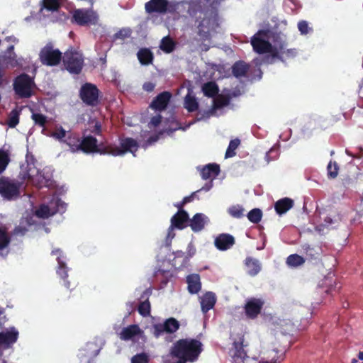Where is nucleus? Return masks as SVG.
<instances>
[{
  "mask_svg": "<svg viewBox=\"0 0 363 363\" xmlns=\"http://www.w3.org/2000/svg\"><path fill=\"white\" fill-rule=\"evenodd\" d=\"M250 69V65L244 61L235 62L232 66V73L236 78L246 77Z\"/></svg>",
  "mask_w": 363,
  "mask_h": 363,
  "instance_id": "obj_32",
  "label": "nucleus"
},
{
  "mask_svg": "<svg viewBox=\"0 0 363 363\" xmlns=\"http://www.w3.org/2000/svg\"><path fill=\"white\" fill-rule=\"evenodd\" d=\"M2 61L7 66L16 67L22 65L23 58L18 57L14 52V45H11L7 48L1 56Z\"/></svg>",
  "mask_w": 363,
  "mask_h": 363,
  "instance_id": "obj_19",
  "label": "nucleus"
},
{
  "mask_svg": "<svg viewBox=\"0 0 363 363\" xmlns=\"http://www.w3.org/2000/svg\"><path fill=\"white\" fill-rule=\"evenodd\" d=\"M220 173V166L216 163L208 164L201 170L202 179L206 180L211 177H216Z\"/></svg>",
  "mask_w": 363,
  "mask_h": 363,
  "instance_id": "obj_33",
  "label": "nucleus"
},
{
  "mask_svg": "<svg viewBox=\"0 0 363 363\" xmlns=\"http://www.w3.org/2000/svg\"><path fill=\"white\" fill-rule=\"evenodd\" d=\"M211 0H190L187 12L191 17H196L198 13H205L209 8Z\"/></svg>",
  "mask_w": 363,
  "mask_h": 363,
  "instance_id": "obj_16",
  "label": "nucleus"
},
{
  "mask_svg": "<svg viewBox=\"0 0 363 363\" xmlns=\"http://www.w3.org/2000/svg\"><path fill=\"white\" fill-rule=\"evenodd\" d=\"M93 133L97 135H100L101 133V123L99 121H96L95 123V125L94 126V129L91 130Z\"/></svg>",
  "mask_w": 363,
  "mask_h": 363,
  "instance_id": "obj_62",
  "label": "nucleus"
},
{
  "mask_svg": "<svg viewBox=\"0 0 363 363\" xmlns=\"http://www.w3.org/2000/svg\"><path fill=\"white\" fill-rule=\"evenodd\" d=\"M228 212L232 217L235 218H240L245 216V209L240 205H234L230 206L228 208Z\"/></svg>",
  "mask_w": 363,
  "mask_h": 363,
  "instance_id": "obj_46",
  "label": "nucleus"
},
{
  "mask_svg": "<svg viewBox=\"0 0 363 363\" xmlns=\"http://www.w3.org/2000/svg\"><path fill=\"white\" fill-rule=\"evenodd\" d=\"M31 118L34 121L35 125L42 128H45L48 122L47 116L40 113H33Z\"/></svg>",
  "mask_w": 363,
  "mask_h": 363,
  "instance_id": "obj_48",
  "label": "nucleus"
},
{
  "mask_svg": "<svg viewBox=\"0 0 363 363\" xmlns=\"http://www.w3.org/2000/svg\"><path fill=\"white\" fill-rule=\"evenodd\" d=\"M244 336L240 335L235 340L230 350V354L233 358V363H262V359L250 357L244 349Z\"/></svg>",
  "mask_w": 363,
  "mask_h": 363,
  "instance_id": "obj_6",
  "label": "nucleus"
},
{
  "mask_svg": "<svg viewBox=\"0 0 363 363\" xmlns=\"http://www.w3.org/2000/svg\"><path fill=\"white\" fill-rule=\"evenodd\" d=\"M10 161L11 160L9 152L0 149V174L5 171Z\"/></svg>",
  "mask_w": 363,
  "mask_h": 363,
  "instance_id": "obj_44",
  "label": "nucleus"
},
{
  "mask_svg": "<svg viewBox=\"0 0 363 363\" xmlns=\"http://www.w3.org/2000/svg\"><path fill=\"white\" fill-rule=\"evenodd\" d=\"M21 108L18 107L13 108L8 116L6 121L7 125L11 128H14L19 123V117Z\"/></svg>",
  "mask_w": 363,
  "mask_h": 363,
  "instance_id": "obj_38",
  "label": "nucleus"
},
{
  "mask_svg": "<svg viewBox=\"0 0 363 363\" xmlns=\"http://www.w3.org/2000/svg\"><path fill=\"white\" fill-rule=\"evenodd\" d=\"M339 165L335 161H330L327 166V175L330 179H335L339 172Z\"/></svg>",
  "mask_w": 363,
  "mask_h": 363,
  "instance_id": "obj_42",
  "label": "nucleus"
},
{
  "mask_svg": "<svg viewBox=\"0 0 363 363\" xmlns=\"http://www.w3.org/2000/svg\"><path fill=\"white\" fill-rule=\"evenodd\" d=\"M305 259L301 255L293 254L287 257L286 263L289 266L298 267L303 264Z\"/></svg>",
  "mask_w": 363,
  "mask_h": 363,
  "instance_id": "obj_45",
  "label": "nucleus"
},
{
  "mask_svg": "<svg viewBox=\"0 0 363 363\" xmlns=\"http://www.w3.org/2000/svg\"><path fill=\"white\" fill-rule=\"evenodd\" d=\"M100 91L97 86L91 83L84 84L79 90V97L86 106L95 107L100 103Z\"/></svg>",
  "mask_w": 363,
  "mask_h": 363,
  "instance_id": "obj_8",
  "label": "nucleus"
},
{
  "mask_svg": "<svg viewBox=\"0 0 363 363\" xmlns=\"http://www.w3.org/2000/svg\"><path fill=\"white\" fill-rule=\"evenodd\" d=\"M33 79L27 74L17 77L13 83V89L21 98H28L32 95Z\"/></svg>",
  "mask_w": 363,
  "mask_h": 363,
  "instance_id": "obj_11",
  "label": "nucleus"
},
{
  "mask_svg": "<svg viewBox=\"0 0 363 363\" xmlns=\"http://www.w3.org/2000/svg\"><path fill=\"white\" fill-rule=\"evenodd\" d=\"M175 48V42L169 35L162 39L160 48L165 53H171L174 50Z\"/></svg>",
  "mask_w": 363,
  "mask_h": 363,
  "instance_id": "obj_39",
  "label": "nucleus"
},
{
  "mask_svg": "<svg viewBox=\"0 0 363 363\" xmlns=\"http://www.w3.org/2000/svg\"><path fill=\"white\" fill-rule=\"evenodd\" d=\"M178 4V3L169 2L168 0H150L145 3V9L148 13H174Z\"/></svg>",
  "mask_w": 363,
  "mask_h": 363,
  "instance_id": "obj_10",
  "label": "nucleus"
},
{
  "mask_svg": "<svg viewBox=\"0 0 363 363\" xmlns=\"http://www.w3.org/2000/svg\"><path fill=\"white\" fill-rule=\"evenodd\" d=\"M28 231L27 228L22 226H16L13 230V235H24Z\"/></svg>",
  "mask_w": 363,
  "mask_h": 363,
  "instance_id": "obj_57",
  "label": "nucleus"
},
{
  "mask_svg": "<svg viewBox=\"0 0 363 363\" xmlns=\"http://www.w3.org/2000/svg\"><path fill=\"white\" fill-rule=\"evenodd\" d=\"M188 291L191 294H198L201 289L200 276L198 274H191L186 277Z\"/></svg>",
  "mask_w": 363,
  "mask_h": 363,
  "instance_id": "obj_24",
  "label": "nucleus"
},
{
  "mask_svg": "<svg viewBox=\"0 0 363 363\" xmlns=\"http://www.w3.org/2000/svg\"><path fill=\"white\" fill-rule=\"evenodd\" d=\"M203 351V344L196 339L184 338L177 340L170 349L172 357L178 360L174 363H186L196 361Z\"/></svg>",
  "mask_w": 363,
  "mask_h": 363,
  "instance_id": "obj_1",
  "label": "nucleus"
},
{
  "mask_svg": "<svg viewBox=\"0 0 363 363\" xmlns=\"http://www.w3.org/2000/svg\"><path fill=\"white\" fill-rule=\"evenodd\" d=\"M268 30H259L251 38V45L253 50L261 55L267 54L272 50V44L265 38L267 37Z\"/></svg>",
  "mask_w": 363,
  "mask_h": 363,
  "instance_id": "obj_12",
  "label": "nucleus"
},
{
  "mask_svg": "<svg viewBox=\"0 0 363 363\" xmlns=\"http://www.w3.org/2000/svg\"><path fill=\"white\" fill-rule=\"evenodd\" d=\"M207 217L203 213H196L189 220V226L194 232L202 230L206 225Z\"/></svg>",
  "mask_w": 363,
  "mask_h": 363,
  "instance_id": "obj_31",
  "label": "nucleus"
},
{
  "mask_svg": "<svg viewBox=\"0 0 363 363\" xmlns=\"http://www.w3.org/2000/svg\"><path fill=\"white\" fill-rule=\"evenodd\" d=\"M235 242L234 237L228 233H221L218 235L214 240L215 246L218 250L221 251H225L231 248L234 245Z\"/></svg>",
  "mask_w": 363,
  "mask_h": 363,
  "instance_id": "obj_20",
  "label": "nucleus"
},
{
  "mask_svg": "<svg viewBox=\"0 0 363 363\" xmlns=\"http://www.w3.org/2000/svg\"><path fill=\"white\" fill-rule=\"evenodd\" d=\"M342 182L344 186L347 188L352 185L354 181L350 177H345L342 179Z\"/></svg>",
  "mask_w": 363,
  "mask_h": 363,
  "instance_id": "obj_63",
  "label": "nucleus"
},
{
  "mask_svg": "<svg viewBox=\"0 0 363 363\" xmlns=\"http://www.w3.org/2000/svg\"><path fill=\"white\" fill-rule=\"evenodd\" d=\"M189 217L184 210L178 211L171 218V225L174 228L182 230L185 228V223L189 221Z\"/></svg>",
  "mask_w": 363,
  "mask_h": 363,
  "instance_id": "obj_22",
  "label": "nucleus"
},
{
  "mask_svg": "<svg viewBox=\"0 0 363 363\" xmlns=\"http://www.w3.org/2000/svg\"><path fill=\"white\" fill-rule=\"evenodd\" d=\"M268 53H270L272 58H276L279 60L281 62H284V58L282 55L279 52V49L277 46H273L272 45V50Z\"/></svg>",
  "mask_w": 363,
  "mask_h": 363,
  "instance_id": "obj_55",
  "label": "nucleus"
},
{
  "mask_svg": "<svg viewBox=\"0 0 363 363\" xmlns=\"http://www.w3.org/2000/svg\"><path fill=\"white\" fill-rule=\"evenodd\" d=\"M197 34L202 41L211 40V32L213 30L211 18H203L197 26Z\"/></svg>",
  "mask_w": 363,
  "mask_h": 363,
  "instance_id": "obj_18",
  "label": "nucleus"
},
{
  "mask_svg": "<svg viewBox=\"0 0 363 363\" xmlns=\"http://www.w3.org/2000/svg\"><path fill=\"white\" fill-rule=\"evenodd\" d=\"M298 28L301 34L306 35L308 33V24L306 21H301L298 22Z\"/></svg>",
  "mask_w": 363,
  "mask_h": 363,
  "instance_id": "obj_56",
  "label": "nucleus"
},
{
  "mask_svg": "<svg viewBox=\"0 0 363 363\" xmlns=\"http://www.w3.org/2000/svg\"><path fill=\"white\" fill-rule=\"evenodd\" d=\"M172 98V94L169 91H164L159 94L153 99L150 104V107L157 111H164Z\"/></svg>",
  "mask_w": 363,
  "mask_h": 363,
  "instance_id": "obj_17",
  "label": "nucleus"
},
{
  "mask_svg": "<svg viewBox=\"0 0 363 363\" xmlns=\"http://www.w3.org/2000/svg\"><path fill=\"white\" fill-rule=\"evenodd\" d=\"M57 263H58V268L57 269V274L64 280V285L66 288L69 289L70 284L68 281L65 280L67 277V267L66 266V264L61 260L60 257L57 258Z\"/></svg>",
  "mask_w": 363,
  "mask_h": 363,
  "instance_id": "obj_37",
  "label": "nucleus"
},
{
  "mask_svg": "<svg viewBox=\"0 0 363 363\" xmlns=\"http://www.w3.org/2000/svg\"><path fill=\"white\" fill-rule=\"evenodd\" d=\"M57 213V210H53L52 206L48 205H41L35 211V215L38 218H48Z\"/></svg>",
  "mask_w": 363,
  "mask_h": 363,
  "instance_id": "obj_36",
  "label": "nucleus"
},
{
  "mask_svg": "<svg viewBox=\"0 0 363 363\" xmlns=\"http://www.w3.org/2000/svg\"><path fill=\"white\" fill-rule=\"evenodd\" d=\"M162 121V116L160 115H157L155 116H153L150 120V124L152 125L155 127L158 126Z\"/></svg>",
  "mask_w": 363,
  "mask_h": 363,
  "instance_id": "obj_60",
  "label": "nucleus"
},
{
  "mask_svg": "<svg viewBox=\"0 0 363 363\" xmlns=\"http://www.w3.org/2000/svg\"><path fill=\"white\" fill-rule=\"evenodd\" d=\"M97 148V140L96 138L89 135L81 140L80 150L85 153L94 152Z\"/></svg>",
  "mask_w": 363,
  "mask_h": 363,
  "instance_id": "obj_30",
  "label": "nucleus"
},
{
  "mask_svg": "<svg viewBox=\"0 0 363 363\" xmlns=\"http://www.w3.org/2000/svg\"><path fill=\"white\" fill-rule=\"evenodd\" d=\"M99 352L100 348L95 342H89L79 350L77 357L81 362L84 360L86 363H91Z\"/></svg>",
  "mask_w": 363,
  "mask_h": 363,
  "instance_id": "obj_14",
  "label": "nucleus"
},
{
  "mask_svg": "<svg viewBox=\"0 0 363 363\" xmlns=\"http://www.w3.org/2000/svg\"><path fill=\"white\" fill-rule=\"evenodd\" d=\"M248 220L253 223H258L262 217V211L259 208H253L247 215Z\"/></svg>",
  "mask_w": 363,
  "mask_h": 363,
  "instance_id": "obj_47",
  "label": "nucleus"
},
{
  "mask_svg": "<svg viewBox=\"0 0 363 363\" xmlns=\"http://www.w3.org/2000/svg\"><path fill=\"white\" fill-rule=\"evenodd\" d=\"M245 266L247 269V273L251 277H255L258 274L262 269L259 260L252 257H246L245 259Z\"/></svg>",
  "mask_w": 363,
  "mask_h": 363,
  "instance_id": "obj_29",
  "label": "nucleus"
},
{
  "mask_svg": "<svg viewBox=\"0 0 363 363\" xmlns=\"http://www.w3.org/2000/svg\"><path fill=\"white\" fill-rule=\"evenodd\" d=\"M131 363H149V357L145 352L137 354L132 357Z\"/></svg>",
  "mask_w": 363,
  "mask_h": 363,
  "instance_id": "obj_52",
  "label": "nucleus"
},
{
  "mask_svg": "<svg viewBox=\"0 0 363 363\" xmlns=\"http://www.w3.org/2000/svg\"><path fill=\"white\" fill-rule=\"evenodd\" d=\"M5 345H9L11 344H13L17 341L18 333V331H9L6 333H4Z\"/></svg>",
  "mask_w": 363,
  "mask_h": 363,
  "instance_id": "obj_50",
  "label": "nucleus"
},
{
  "mask_svg": "<svg viewBox=\"0 0 363 363\" xmlns=\"http://www.w3.org/2000/svg\"><path fill=\"white\" fill-rule=\"evenodd\" d=\"M66 145H67L70 150L73 152H78L80 150L81 140L78 135L74 133H70L63 140Z\"/></svg>",
  "mask_w": 363,
  "mask_h": 363,
  "instance_id": "obj_34",
  "label": "nucleus"
},
{
  "mask_svg": "<svg viewBox=\"0 0 363 363\" xmlns=\"http://www.w3.org/2000/svg\"><path fill=\"white\" fill-rule=\"evenodd\" d=\"M294 201L293 199L285 197L278 200L274 203V209L276 213L281 216L286 213L288 211L293 208Z\"/></svg>",
  "mask_w": 363,
  "mask_h": 363,
  "instance_id": "obj_25",
  "label": "nucleus"
},
{
  "mask_svg": "<svg viewBox=\"0 0 363 363\" xmlns=\"http://www.w3.org/2000/svg\"><path fill=\"white\" fill-rule=\"evenodd\" d=\"M99 16L93 9H77L72 13V22L80 26H96L99 23Z\"/></svg>",
  "mask_w": 363,
  "mask_h": 363,
  "instance_id": "obj_5",
  "label": "nucleus"
},
{
  "mask_svg": "<svg viewBox=\"0 0 363 363\" xmlns=\"http://www.w3.org/2000/svg\"><path fill=\"white\" fill-rule=\"evenodd\" d=\"M240 144V140L238 138L231 140L229 143V145L226 150L225 157H233L236 155L235 150Z\"/></svg>",
  "mask_w": 363,
  "mask_h": 363,
  "instance_id": "obj_43",
  "label": "nucleus"
},
{
  "mask_svg": "<svg viewBox=\"0 0 363 363\" xmlns=\"http://www.w3.org/2000/svg\"><path fill=\"white\" fill-rule=\"evenodd\" d=\"M11 241V237L9 235L6 227H0V257L6 258L9 250V246Z\"/></svg>",
  "mask_w": 363,
  "mask_h": 363,
  "instance_id": "obj_21",
  "label": "nucleus"
},
{
  "mask_svg": "<svg viewBox=\"0 0 363 363\" xmlns=\"http://www.w3.org/2000/svg\"><path fill=\"white\" fill-rule=\"evenodd\" d=\"M200 191V190H198V191H196L194 192H193L191 195L188 196H185L184 199H183V203H188L189 202H191L194 201V199H195L196 197V193Z\"/></svg>",
  "mask_w": 363,
  "mask_h": 363,
  "instance_id": "obj_61",
  "label": "nucleus"
},
{
  "mask_svg": "<svg viewBox=\"0 0 363 363\" xmlns=\"http://www.w3.org/2000/svg\"><path fill=\"white\" fill-rule=\"evenodd\" d=\"M151 293L152 290L147 289L140 297L141 299L145 298L140 303L138 308V313L143 317H147L150 314V303L148 300V297Z\"/></svg>",
  "mask_w": 363,
  "mask_h": 363,
  "instance_id": "obj_26",
  "label": "nucleus"
},
{
  "mask_svg": "<svg viewBox=\"0 0 363 363\" xmlns=\"http://www.w3.org/2000/svg\"><path fill=\"white\" fill-rule=\"evenodd\" d=\"M264 305V301L261 298H250L244 306L245 315L249 319H255L260 314Z\"/></svg>",
  "mask_w": 363,
  "mask_h": 363,
  "instance_id": "obj_13",
  "label": "nucleus"
},
{
  "mask_svg": "<svg viewBox=\"0 0 363 363\" xmlns=\"http://www.w3.org/2000/svg\"><path fill=\"white\" fill-rule=\"evenodd\" d=\"M142 333L141 329L138 325H130L122 329L119 334V337L122 340H130L134 337L140 335Z\"/></svg>",
  "mask_w": 363,
  "mask_h": 363,
  "instance_id": "obj_28",
  "label": "nucleus"
},
{
  "mask_svg": "<svg viewBox=\"0 0 363 363\" xmlns=\"http://www.w3.org/2000/svg\"><path fill=\"white\" fill-rule=\"evenodd\" d=\"M66 69L71 74H79L83 68L84 58L77 51L68 50L62 57Z\"/></svg>",
  "mask_w": 363,
  "mask_h": 363,
  "instance_id": "obj_9",
  "label": "nucleus"
},
{
  "mask_svg": "<svg viewBox=\"0 0 363 363\" xmlns=\"http://www.w3.org/2000/svg\"><path fill=\"white\" fill-rule=\"evenodd\" d=\"M43 7L48 11H55L60 8L58 0H43Z\"/></svg>",
  "mask_w": 363,
  "mask_h": 363,
  "instance_id": "obj_51",
  "label": "nucleus"
},
{
  "mask_svg": "<svg viewBox=\"0 0 363 363\" xmlns=\"http://www.w3.org/2000/svg\"><path fill=\"white\" fill-rule=\"evenodd\" d=\"M179 328V322L174 318H168L163 324H156L153 327V335L159 337L164 333H173Z\"/></svg>",
  "mask_w": 363,
  "mask_h": 363,
  "instance_id": "obj_15",
  "label": "nucleus"
},
{
  "mask_svg": "<svg viewBox=\"0 0 363 363\" xmlns=\"http://www.w3.org/2000/svg\"><path fill=\"white\" fill-rule=\"evenodd\" d=\"M202 90L204 95L208 97H214L219 91L218 86L214 82H208L204 84Z\"/></svg>",
  "mask_w": 363,
  "mask_h": 363,
  "instance_id": "obj_40",
  "label": "nucleus"
},
{
  "mask_svg": "<svg viewBox=\"0 0 363 363\" xmlns=\"http://www.w3.org/2000/svg\"><path fill=\"white\" fill-rule=\"evenodd\" d=\"M195 248L192 245L189 244L187 247V255H186L185 257V263L187 262L189 260V259L195 255Z\"/></svg>",
  "mask_w": 363,
  "mask_h": 363,
  "instance_id": "obj_58",
  "label": "nucleus"
},
{
  "mask_svg": "<svg viewBox=\"0 0 363 363\" xmlns=\"http://www.w3.org/2000/svg\"><path fill=\"white\" fill-rule=\"evenodd\" d=\"M216 302V297L213 292L208 291L201 298V307L203 313H206L212 309Z\"/></svg>",
  "mask_w": 363,
  "mask_h": 363,
  "instance_id": "obj_23",
  "label": "nucleus"
},
{
  "mask_svg": "<svg viewBox=\"0 0 363 363\" xmlns=\"http://www.w3.org/2000/svg\"><path fill=\"white\" fill-rule=\"evenodd\" d=\"M62 57V52L59 49L55 48L52 42L48 43L41 48L39 52L40 62L49 67H55L60 65Z\"/></svg>",
  "mask_w": 363,
  "mask_h": 363,
  "instance_id": "obj_4",
  "label": "nucleus"
},
{
  "mask_svg": "<svg viewBox=\"0 0 363 363\" xmlns=\"http://www.w3.org/2000/svg\"><path fill=\"white\" fill-rule=\"evenodd\" d=\"M286 347L275 341L262 352V363H280L285 358Z\"/></svg>",
  "mask_w": 363,
  "mask_h": 363,
  "instance_id": "obj_7",
  "label": "nucleus"
},
{
  "mask_svg": "<svg viewBox=\"0 0 363 363\" xmlns=\"http://www.w3.org/2000/svg\"><path fill=\"white\" fill-rule=\"evenodd\" d=\"M26 174L28 179L38 188L46 186L49 180L38 169L36 170V175H34L31 169L29 168Z\"/></svg>",
  "mask_w": 363,
  "mask_h": 363,
  "instance_id": "obj_27",
  "label": "nucleus"
},
{
  "mask_svg": "<svg viewBox=\"0 0 363 363\" xmlns=\"http://www.w3.org/2000/svg\"><path fill=\"white\" fill-rule=\"evenodd\" d=\"M155 84L151 82H147L144 83L143 88L147 92H151L154 90Z\"/></svg>",
  "mask_w": 363,
  "mask_h": 363,
  "instance_id": "obj_59",
  "label": "nucleus"
},
{
  "mask_svg": "<svg viewBox=\"0 0 363 363\" xmlns=\"http://www.w3.org/2000/svg\"><path fill=\"white\" fill-rule=\"evenodd\" d=\"M50 205L52 207L53 210H57V213H62L66 210L67 204L62 201L60 199H53L51 202L50 203Z\"/></svg>",
  "mask_w": 363,
  "mask_h": 363,
  "instance_id": "obj_49",
  "label": "nucleus"
},
{
  "mask_svg": "<svg viewBox=\"0 0 363 363\" xmlns=\"http://www.w3.org/2000/svg\"><path fill=\"white\" fill-rule=\"evenodd\" d=\"M51 136H52L55 139L59 140L61 142H63V140L67 137L66 134V130L62 127L58 128L57 131L53 132L51 134Z\"/></svg>",
  "mask_w": 363,
  "mask_h": 363,
  "instance_id": "obj_53",
  "label": "nucleus"
},
{
  "mask_svg": "<svg viewBox=\"0 0 363 363\" xmlns=\"http://www.w3.org/2000/svg\"><path fill=\"white\" fill-rule=\"evenodd\" d=\"M284 54L289 58L294 57L296 55L297 52L296 49H286Z\"/></svg>",
  "mask_w": 363,
  "mask_h": 363,
  "instance_id": "obj_64",
  "label": "nucleus"
},
{
  "mask_svg": "<svg viewBox=\"0 0 363 363\" xmlns=\"http://www.w3.org/2000/svg\"><path fill=\"white\" fill-rule=\"evenodd\" d=\"M228 104V101L223 98H218L214 99L213 104V109L216 110L221 108L222 107L226 106Z\"/></svg>",
  "mask_w": 363,
  "mask_h": 363,
  "instance_id": "obj_54",
  "label": "nucleus"
},
{
  "mask_svg": "<svg viewBox=\"0 0 363 363\" xmlns=\"http://www.w3.org/2000/svg\"><path fill=\"white\" fill-rule=\"evenodd\" d=\"M184 108L189 112L196 111L199 108V103L195 96L187 94L184 99Z\"/></svg>",
  "mask_w": 363,
  "mask_h": 363,
  "instance_id": "obj_41",
  "label": "nucleus"
},
{
  "mask_svg": "<svg viewBox=\"0 0 363 363\" xmlns=\"http://www.w3.org/2000/svg\"><path fill=\"white\" fill-rule=\"evenodd\" d=\"M22 183L7 177H0V196L7 201L17 199L21 195Z\"/></svg>",
  "mask_w": 363,
  "mask_h": 363,
  "instance_id": "obj_3",
  "label": "nucleus"
},
{
  "mask_svg": "<svg viewBox=\"0 0 363 363\" xmlns=\"http://www.w3.org/2000/svg\"><path fill=\"white\" fill-rule=\"evenodd\" d=\"M139 62L143 65H148L153 61V53L147 48H141L137 53Z\"/></svg>",
  "mask_w": 363,
  "mask_h": 363,
  "instance_id": "obj_35",
  "label": "nucleus"
},
{
  "mask_svg": "<svg viewBox=\"0 0 363 363\" xmlns=\"http://www.w3.org/2000/svg\"><path fill=\"white\" fill-rule=\"evenodd\" d=\"M121 147L116 145L108 144L106 145H97V148L94 152L101 155H111L113 156L123 155L127 152H130L133 155L138 149L137 141L131 138H125L122 139L120 143Z\"/></svg>",
  "mask_w": 363,
  "mask_h": 363,
  "instance_id": "obj_2",
  "label": "nucleus"
}]
</instances>
